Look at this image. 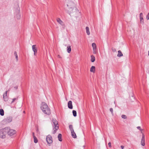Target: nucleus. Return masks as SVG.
Listing matches in <instances>:
<instances>
[{
	"label": "nucleus",
	"instance_id": "obj_1",
	"mask_svg": "<svg viewBox=\"0 0 149 149\" xmlns=\"http://www.w3.org/2000/svg\"><path fill=\"white\" fill-rule=\"evenodd\" d=\"M67 6L66 10L70 14L78 11V10L75 6V4L72 1L69 2L67 4Z\"/></svg>",
	"mask_w": 149,
	"mask_h": 149
},
{
	"label": "nucleus",
	"instance_id": "obj_2",
	"mask_svg": "<svg viewBox=\"0 0 149 149\" xmlns=\"http://www.w3.org/2000/svg\"><path fill=\"white\" fill-rule=\"evenodd\" d=\"M41 108L44 113L48 115L50 114V110L47 104L45 102L42 103Z\"/></svg>",
	"mask_w": 149,
	"mask_h": 149
},
{
	"label": "nucleus",
	"instance_id": "obj_3",
	"mask_svg": "<svg viewBox=\"0 0 149 149\" xmlns=\"http://www.w3.org/2000/svg\"><path fill=\"white\" fill-rule=\"evenodd\" d=\"M52 124L54 130L53 133L54 134L59 128L58 122L55 119L53 118L52 119Z\"/></svg>",
	"mask_w": 149,
	"mask_h": 149
},
{
	"label": "nucleus",
	"instance_id": "obj_4",
	"mask_svg": "<svg viewBox=\"0 0 149 149\" xmlns=\"http://www.w3.org/2000/svg\"><path fill=\"white\" fill-rule=\"evenodd\" d=\"M6 128L0 130V138L2 139L5 138L6 137Z\"/></svg>",
	"mask_w": 149,
	"mask_h": 149
},
{
	"label": "nucleus",
	"instance_id": "obj_5",
	"mask_svg": "<svg viewBox=\"0 0 149 149\" xmlns=\"http://www.w3.org/2000/svg\"><path fill=\"white\" fill-rule=\"evenodd\" d=\"M46 140L49 144L52 143L53 141L52 136L49 135L47 136L46 137ZM49 146H50V145H49Z\"/></svg>",
	"mask_w": 149,
	"mask_h": 149
},
{
	"label": "nucleus",
	"instance_id": "obj_6",
	"mask_svg": "<svg viewBox=\"0 0 149 149\" xmlns=\"http://www.w3.org/2000/svg\"><path fill=\"white\" fill-rule=\"evenodd\" d=\"M141 133L142 134V137L141 141V144L143 146H144L145 144V136L142 132H141Z\"/></svg>",
	"mask_w": 149,
	"mask_h": 149
},
{
	"label": "nucleus",
	"instance_id": "obj_7",
	"mask_svg": "<svg viewBox=\"0 0 149 149\" xmlns=\"http://www.w3.org/2000/svg\"><path fill=\"white\" fill-rule=\"evenodd\" d=\"M16 133L15 130L12 129H10L8 132V134L10 136H12L15 134Z\"/></svg>",
	"mask_w": 149,
	"mask_h": 149
},
{
	"label": "nucleus",
	"instance_id": "obj_8",
	"mask_svg": "<svg viewBox=\"0 0 149 149\" xmlns=\"http://www.w3.org/2000/svg\"><path fill=\"white\" fill-rule=\"evenodd\" d=\"M10 89L8 90V91H9ZM8 91H6L5 93H3V97L4 100L5 101H7L8 100V98L7 96V93Z\"/></svg>",
	"mask_w": 149,
	"mask_h": 149
},
{
	"label": "nucleus",
	"instance_id": "obj_9",
	"mask_svg": "<svg viewBox=\"0 0 149 149\" xmlns=\"http://www.w3.org/2000/svg\"><path fill=\"white\" fill-rule=\"evenodd\" d=\"M68 106L69 108L72 109L73 108L72 102L71 101H69L68 103Z\"/></svg>",
	"mask_w": 149,
	"mask_h": 149
},
{
	"label": "nucleus",
	"instance_id": "obj_10",
	"mask_svg": "<svg viewBox=\"0 0 149 149\" xmlns=\"http://www.w3.org/2000/svg\"><path fill=\"white\" fill-rule=\"evenodd\" d=\"M12 118L10 117H8L6 119V121L8 123H10L12 121Z\"/></svg>",
	"mask_w": 149,
	"mask_h": 149
},
{
	"label": "nucleus",
	"instance_id": "obj_11",
	"mask_svg": "<svg viewBox=\"0 0 149 149\" xmlns=\"http://www.w3.org/2000/svg\"><path fill=\"white\" fill-rule=\"evenodd\" d=\"M14 55H15V58H16V62H17L18 61V55H17V52L16 51H15L14 52Z\"/></svg>",
	"mask_w": 149,
	"mask_h": 149
},
{
	"label": "nucleus",
	"instance_id": "obj_12",
	"mask_svg": "<svg viewBox=\"0 0 149 149\" xmlns=\"http://www.w3.org/2000/svg\"><path fill=\"white\" fill-rule=\"evenodd\" d=\"M57 21L61 25H63V23L60 18H58L57 19Z\"/></svg>",
	"mask_w": 149,
	"mask_h": 149
},
{
	"label": "nucleus",
	"instance_id": "obj_13",
	"mask_svg": "<svg viewBox=\"0 0 149 149\" xmlns=\"http://www.w3.org/2000/svg\"><path fill=\"white\" fill-rule=\"evenodd\" d=\"M71 47L70 46H68L67 48V51L68 53L70 52L71 51Z\"/></svg>",
	"mask_w": 149,
	"mask_h": 149
},
{
	"label": "nucleus",
	"instance_id": "obj_14",
	"mask_svg": "<svg viewBox=\"0 0 149 149\" xmlns=\"http://www.w3.org/2000/svg\"><path fill=\"white\" fill-rule=\"evenodd\" d=\"M69 128L71 132H73V131H74L73 126L72 125H69Z\"/></svg>",
	"mask_w": 149,
	"mask_h": 149
},
{
	"label": "nucleus",
	"instance_id": "obj_15",
	"mask_svg": "<svg viewBox=\"0 0 149 149\" xmlns=\"http://www.w3.org/2000/svg\"><path fill=\"white\" fill-rule=\"evenodd\" d=\"M86 32L87 34L89 35L90 34V32L89 30V28L88 27L86 26Z\"/></svg>",
	"mask_w": 149,
	"mask_h": 149
},
{
	"label": "nucleus",
	"instance_id": "obj_16",
	"mask_svg": "<svg viewBox=\"0 0 149 149\" xmlns=\"http://www.w3.org/2000/svg\"><path fill=\"white\" fill-rule=\"evenodd\" d=\"M71 132V135H72V137L73 138H76L77 137V136H76L75 133L74 132V131H73V132Z\"/></svg>",
	"mask_w": 149,
	"mask_h": 149
},
{
	"label": "nucleus",
	"instance_id": "obj_17",
	"mask_svg": "<svg viewBox=\"0 0 149 149\" xmlns=\"http://www.w3.org/2000/svg\"><path fill=\"white\" fill-rule=\"evenodd\" d=\"M58 140L60 141H61L62 140V139L61 138L62 137V135L61 134H59L58 135Z\"/></svg>",
	"mask_w": 149,
	"mask_h": 149
},
{
	"label": "nucleus",
	"instance_id": "obj_18",
	"mask_svg": "<svg viewBox=\"0 0 149 149\" xmlns=\"http://www.w3.org/2000/svg\"><path fill=\"white\" fill-rule=\"evenodd\" d=\"M32 50L33 52L36 51L37 50V48L36 47V45H33L32 46Z\"/></svg>",
	"mask_w": 149,
	"mask_h": 149
},
{
	"label": "nucleus",
	"instance_id": "obj_19",
	"mask_svg": "<svg viewBox=\"0 0 149 149\" xmlns=\"http://www.w3.org/2000/svg\"><path fill=\"white\" fill-rule=\"evenodd\" d=\"M118 54H117V56L118 57H121L123 56V54H122L120 50H119L118 51Z\"/></svg>",
	"mask_w": 149,
	"mask_h": 149
},
{
	"label": "nucleus",
	"instance_id": "obj_20",
	"mask_svg": "<svg viewBox=\"0 0 149 149\" xmlns=\"http://www.w3.org/2000/svg\"><path fill=\"white\" fill-rule=\"evenodd\" d=\"M95 71V67L94 66H92L90 69V71L94 72Z\"/></svg>",
	"mask_w": 149,
	"mask_h": 149
},
{
	"label": "nucleus",
	"instance_id": "obj_21",
	"mask_svg": "<svg viewBox=\"0 0 149 149\" xmlns=\"http://www.w3.org/2000/svg\"><path fill=\"white\" fill-rule=\"evenodd\" d=\"M95 60V58L94 56L93 55H92L91 56V61L92 62H94Z\"/></svg>",
	"mask_w": 149,
	"mask_h": 149
},
{
	"label": "nucleus",
	"instance_id": "obj_22",
	"mask_svg": "<svg viewBox=\"0 0 149 149\" xmlns=\"http://www.w3.org/2000/svg\"><path fill=\"white\" fill-rule=\"evenodd\" d=\"M0 114L1 116H3L4 115V111L2 109H0Z\"/></svg>",
	"mask_w": 149,
	"mask_h": 149
},
{
	"label": "nucleus",
	"instance_id": "obj_23",
	"mask_svg": "<svg viewBox=\"0 0 149 149\" xmlns=\"http://www.w3.org/2000/svg\"><path fill=\"white\" fill-rule=\"evenodd\" d=\"M33 138L34 140V142L35 143H37L38 142V140L35 136H33Z\"/></svg>",
	"mask_w": 149,
	"mask_h": 149
},
{
	"label": "nucleus",
	"instance_id": "obj_24",
	"mask_svg": "<svg viewBox=\"0 0 149 149\" xmlns=\"http://www.w3.org/2000/svg\"><path fill=\"white\" fill-rule=\"evenodd\" d=\"M72 113L73 116L74 117H76L77 116V112L75 110H73L72 111Z\"/></svg>",
	"mask_w": 149,
	"mask_h": 149
},
{
	"label": "nucleus",
	"instance_id": "obj_25",
	"mask_svg": "<svg viewBox=\"0 0 149 149\" xmlns=\"http://www.w3.org/2000/svg\"><path fill=\"white\" fill-rule=\"evenodd\" d=\"M92 46L93 48H96V45L95 43H93L92 44Z\"/></svg>",
	"mask_w": 149,
	"mask_h": 149
},
{
	"label": "nucleus",
	"instance_id": "obj_26",
	"mask_svg": "<svg viewBox=\"0 0 149 149\" xmlns=\"http://www.w3.org/2000/svg\"><path fill=\"white\" fill-rule=\"evenodd\" d=\"M93 53L94 54H96L97 52V50H96V48H93Z\"/></svg>",
	"mask_w": 149,
	"mask_h": 149
},
{
	"label": "nucleus",
	"instance_id": "obj_27",
	"mask_svg": "<svg viewBox=\"0 0 149 149\" xmlns=\"http://www.w3.org/2000/svg\"><path fill=\"white\" fill-rule=\"evenodd\" d=\"M140 19L141 23L143 24L144 23V21L143 18H140Z\"/></svg>",
	"mask_w": 149,
	"mask_h": 149
},
{
	"label": "nucleus",
	"instance_id": "obj_28",
	"mask_svg": "<svg viewBox=\"0 0 149 149\" xmlns=\"http://www.w3.org/2000/svg\"><path fill=\"white\" fill-rule=\"evenodd\" d=\"M121 117L122 118L125 119H126L127 118V117L125 115H122L121 116Z\"/></svg>",
	"mask_w": 149,
	"mask_h": 149
},
{
	"label": "nucleus",
	"instance_id": "obj_29",
	"mask_svg": "<svg viewBox=\"0 0 149 149\" xmlns=\"http://www.w3.org/2000/svg\"><path fill=\"white\" fill-rule=\"evenodd\" d=\"M110 111L111 112L112 115H113V109L112 108H110Z\"/></svg>",
	"mask_w": 149,
	"mask_h": 149
},
{
	"label": "nucleus",
	"instance_id": "obj_30",
	"mask_svg": "<svg viewBox=\"0 0 149 149\" xmlns=\"http://www.w3.org/2000/svg\"><path fill=\"white\" fill-rule=\"evenodd\" d=\"M146 18L147 20L149 19V13H148V14L146 16Z\"/></svg>",
	"mask_w": 149,
	"mask_h": 149
},
{
	"label": "nucleus",
	"instance_id": "obj_31",
	"mask_svg": "<svg viewBox=\"0 0 149 149\" xmlns=\"http://www.w3.org/2000/svg\"><path fill=\"white\" fill-rule=\"evenodd\" d=\"M140 18H143V13H140Z\"/></svg>",
	"mask_w": 149,
	"mask_h": 149
},
{
	"label": "nucleus",
	"instance_id": "obj_32",
	"mask_svg": "<svg viewBox=\"0 0 149 149\" xmlns=\"http://www.w3.org/2000/svg\"><path fill=\"white\" fill-rule=\"evenodd\" d=\"M137 129L140 130H141V131H142V130L141 128V127H140V126H138L137 127ZM142 132V131H141V132Z\"/></svg>",
	"mask_w": 149,
	"mask_h": 149
},
{
	"label": "nucleus",
	"instance_id": "obj_33",
	"mask_svg": "<svg viewBox=\"0 0 149 149\" xmlns=\"http://www.w3.org/2000/svg\"><path fill=\"white\" fill-rule=\"evenodd\" d=\"M16 100V98H14L12 99V101L11 102V103H13Z\"/></svg>",
	"mask_w": 149,
	"mask_h": 149
},
{
	"label": "nucleus",
	"instance_id": "obj_34",
	"mask_svg": "<svg viewBox=\"0 0 149 149\" xmlns=\"http://www.w3.org/2000/svg\"><path fill=\"white\" fill-rule=\"evenodd\" d=\"M112 51L113 52H115L116 51V49L114 48H112Z\"/></svg>",
	"mask_w": 149,
	"mask_h": 149
},
{
	"label": "nucleus",
	"instance_id": "obj_35",
	"mask_svg": "<svg viewBox=\"0 0 149 149\" xmlns=\"http://www.w3.org/2000/svg\"><path fill=\"white\" fill-rule=\"evenodd\" d=\"M108 145H109V147H110V148H111V142H109V143H108Z\"/></svg>",
	"mask_w": 149,
	"mask_h": 149
},
{
	"label": "nucleus",
	"instance_id": "obj_36",
	"mask_svg": "<svg viewBox=\"0 0 149 149\" xmlns=\"http://www.w3.org/2000/svg\"><path fill=\"white\" fill-rule=\"evenodd\" d=\"M14 88L15 90H17L18 88V86H16L14 87Z\"/></svg>",
	"mask_w": 149,
	"mask_h": 149
},
{
	"label": "nucleus",
	"instance_id": "obj_37",
	"mask_svg": "<svg viewBox=\"0 0 149 149\" xmlns=\"http://www.w3.org/2000/svg\"><path fill=\"white\" fill-rule=\"evenodd\" d=\"M57 57H58L59 58H62V57L59 55H58L57 56Z\"/></svg>",
	"mask_w": 149,
	"mask_h": 149
},
{
	"label": "nucleus",
	"instance_id": "obj_38",
	"mask_svg": "<svg viewBox=\"0 0 149 149\" xmlns=\"http://www.w3.org/2000/svg\"><path fill=\"white\" fill-rule=\"evenodd\" d=\"M120 147H121V148H122V149H123V148H124V147L123 146H121Z\"/></svg>",
	"mask_w": 149,
	"mask_h": 149
},
{
	"label": "nucleus",
	"instance_id": "obj_39",
	"mask_svg": "<svg viewBox=\"0 0 149 149\" xmlns=\"http://www.w3.org/2000/svg\"><path fill=\"white\" fill-rule=\"evenodd\" d=\"M34 52V53H37V50H36V51H34L33 52Z\"/></svg>",
	"mask_w": 149,
	"mask_h": 149
},
{
	"label": "nucleus",
	"instance_id": "obj_40",
	"mask_svg": "<svg viewBox=\"0 0 149 149\" xmlns=\"http://www.w3.org/2000/svg\"><path fill=\"white\" fill-rule=\"evenodd\" d=\"M36 54H37V53H34V55L35 56H36Z\"/></svg>",
	"mask_w": 149,
	"mask_h": 149
},
{
	"label": "nucleus",
	"instance_id": "obj_41",
	"mask_svg": "<svg viewBox=\"0 0 149 149\" xmlns=\"http://www.w3.org/2000/svg\"><path fill=\"white\" fill-rule=\"evenodd\" d=\"M33 136H34V133L33 132Z\"/></svg>",
	"mask_w": 149,
	"mask_h": 149
},
{
	"label": "nucleus",
	"instance_id": "obj_42",
	"mask_svg": "<svg viewBox=\"0 0 149 149\" xmlns=\"http://www.w3.org/2000/svg\"><path fill=\"white\" fill-rule=\"evenodd\" d=\"M148 55L149 56V52H148Z\"/></svg>",
	"mask_w": 149,
	"mask_h": 149
}]
</instances>
